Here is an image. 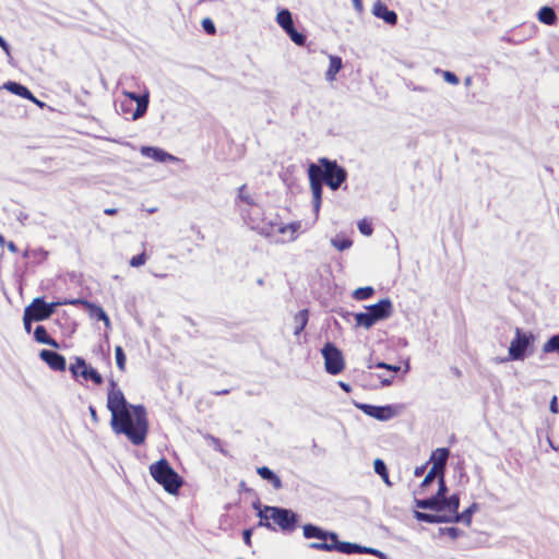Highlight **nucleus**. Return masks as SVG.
<instances>
[{
	"label": "nucleus",
	"instance_id": "nucleus-1",
	"mask_svg": "<svg viewBox=\"0 0 559 559\" xmlns=\"http://www.w3.org/2000/svg\"><path fill=\"white\" fill-rule=\"evenodd\" d=\"M107 408L111 414V429L116 433L124 435L133 445L145 443L150 428L146 409L143 405L129 404L114 379L108 383Z\"/></svg>",
	"mask_w": 559,
	"mask_h": 559
},
{
	"label": "nucleus",
	"instance_id": "nucleus-2",
	"mask_svg": "<svg viewBox=\"0 0 559 559\" xmlns=\"http://www.w3.org/2000/svg\"><path fill=\"white\" fill-rule=\"evenodd\" d=\"M308 178L313 210L318 214L322 203L323 182L332 190H337L346 181L347 171L336 160L320 157L318 164L312 163L309 165Z\"/></svg>",
	"mask_w": 559,
	"mask_h": 559
},
{
	"label": "nucleus",
	"instance_id": "nucleus-3",
	"mask_svg": "<svg viewBox=\"0 0 559 559\" xmlns=\"http://www.w3.org/2000/svg\"><path fill=\"white\" fill-rule=\"evenodd\" d=\"M254 507L259 510V526H264L271 531H276L278 528L288 533L296 530L298 518L292 510L270 506L260 508L254 504Z\"/></svg>",
	"mask_w": 559,
	"mask_h": 559
},
{
	"label": "nucleus",
	"instance_id": "nucleus-4",
	"mask_svg": "<svg viewBox=\"0 0 559 559\" xmlns=\"http://www.w3.org/2000/svg\"><path fill=\"white\" fill-rule=\"evenodd\" d=\"M148 469L152 478L168 493H177L182 486V478L164 457L151 464Z\"/></svg>",
	"mask_w": 559,
	"mask_h": 559
},
{
	"label": "nucleus",
	"instance_id": "nucleus-5",
	"mask_svg": "<svg viewBox=\"0 0 559 559\" xmlns=\"http://www.w3.org/2000/svg\"><path fill=\"white\" fill-rule=\"evenodd\" d=\"M393 312V306L390 299H381L378 304L367 307L366 312H359L354 316L355 322L366 329L371 328L380 320L388 319Z\"/></svg>",
	"mask_w": 559,
	"mask_h": 559
},
{
	"label": "nucleus",
	"instance_id": "nucleus-6",
	"mask_svg": "<svg viewBox=\"0 0 559 559\" xmlns=\"http://www.w3.org/2000/svg\"><path fill=\"white\" fill-rule=\"evenodd\" d=\"M309 548L323 551H340L342 554H376V550L367 547H361L357 544L348 542H340L337 534L331 533L330 542H313L309 544Z\"/></svg>",
	"mask_w": 559,
	"mask_h": 559
},
{
	"label": "nucleus",
	"instance_id": "nucleus-7",
	"mask_svg": "<svg viewBox=\"0 0 559 559\" xmlns=\"http://www.w3.org/2000/svg\"><path fill=\"white\" fill-rule=\"evenodd\" d=\"M514 338L509 346V358L511 360H523L527 354H531L535 336L532 332H524L521 328H515Z\"/></svg>",
	"mask_w": 559,
	"mask_h": 559
},
{
	"label": "nucleus",
	"instance_id": "nucleus-8",
	"mask_svg": "<svg viewBox=\"0 0 559 559\" xmlns=\"http://www.w3.org/2000/svg\"><path fill=\"white\" fill-rule=\"evenodd\" d=\"M324 358V367L328 373L336 376L344 371L345 360L342 352L331 342L321 349Z\"/></svg>",
	"mask_w": 559,
	"mask_h": 559
},
{
	"label": "nucleus",
	"instance_id": "nucleus-9",
	"mask_svg": "<svg viewBox=\"0 0 559 559\" xmlns=\"http://www.w3.org/2000/svg\"><path fill=\"white\" fill-rule=\"evenodd\" d=\"M70 300L47 304L43 298H35L32 304L25 308V311L33 317L34 321H43L48 319L58 306L69 305Z\"/></svg>",
	"mask_w": 559,
	"mask_h": 559
},
{
	"label": "nucleus",
	"instance_id": "nucleus-10",
	"mask_svg": "<svg viewBox=\"0 0 559 559\" xmlns=\"http://www.w3.org/2000/svg\"><path fill=\"white\" fill-rule=\"evenodd\" d=\"M69 370L73 378L82 377L84 381L91 380L96 385H100L104 381L102 374L96 369L90 367L81 357L75 358L74 362L70 365Z\"/></svg>",
	"mask_w": 559,
	"mask_h": 559
},
{
	"label": "nucleus",
	"instance_id": "nucleus-11",
	"mask_svg": "<svg viewBox=\"0 0 559 559\" xmlns=\"http://www.w3.org/2000/svg\"><path fill=\"white\" fill-rule=\"evenodd\" d=\"M276 22L296 45L302 46L306 43V36L297 32L294 26L292 13L287 9L278 11Z\"/></svg>",
	"mask_w": 559,
	"mask_h": 559
},
{
	"label": "nucleus",
	"instance_id": "nucleus-12",
	"mask_svg": "<svg viewBox=\"0 0 559 559\" xmlns=\"http://www.w3.org/2000/svg\"><path fill=\"white\" fill-rule=\"evenodd\" d=\"M39 357L49 366L50 369L55 371L62 372L67 369L66 358L56 352L41 349L39 353Z\"/></svg>",
	"mask_w": 559,
	"mask_h": 559
},
{
	"label": "nucleus",
	"instance_id": "nucleus-13",
	"mask_svg": "<svg viewBox=\"0 0 559 559\" xmlns=\"http://www.w3.org/2000/svg\"><path fill=\"white\" fill-rule=\"evenodd\" d=\"M372 14L376 17L383 20L389 25H395L397 23L396 13L390 10L381 0L374 2L372 7Z\"/></svg>",
	"mask_w": 559,
	"mask_h": 559
},
{
	"label": "nucleus",
	"instance_id": "nucleus-14",
	"mask_svg": "<svg viewBox=\"0 0 559 559\" xmlns=\"http://www.w3.org/2000/svg\"><path fill=\"white\" fill-rule=\"evenodd\" d=\"M449 456L450 451L448 448H438L432 451L428 463H432V469L439 472L440 474H444Z\"/></svg>",
	"mask_w": 559,
	"mask_h": 559
},
{
	"label": "nucleus",
	"instance_id": "nucleus-15",
	"mask_svg": "<svg viewBox=\"0 0 559 559\" xmlns=\"http://www.w3.org/2000/svg\"><path fill=\"white\" fill-rule=\"evenodd\" d=\"M69 305H73V306L83 305V306H85L86 308L90 309L91 316L95 317L97 320L104 321V323L106 325H109V323H110L109 317L107 316L105 310L102 307H99V306H96V305H93V304L88 302L87 300H84V299H71L69 301Z\"/></svg>",
	"mask_w": 559,
	"mask_h": 559
},
{
	"label": "nucleus",
	"instance_id": "nucleus-16",
	"mask_svg": "<svg viewBox=\"0 0 559 559\" xmlns=\"http://www.w3.org/2000/svg\"><path fill=\"white\" fill-rule=\"evenodd\" d=\"M124 95L129 98L130 105L132 102L136 103V108L132 114V119H138L142 117L146 110L148 105V99L146 96H139L135 93L126 92Z\"/></svg>",
	"mask_w": 559,
	"mask_h": 559
},
{
	"label": "nucleus",
	"instance_id": "nucleus-17",
	"mask_svg": "<svg viewBox=\"0 0 559 559\" xmlns=\"http://www.w3.org/2000/svg\"><path fill=\"white\" fill-rule=\"evenodd\" d=\"M304 536L308 539L310 538H317L321 542H330V535L332 532H325L319 526H316L313 524H306L302 527Z\"/></svg>",
	"mask_w": 559,
	"mask_h": 559
},
{
	"label": "nucleus",
	"instance_id": "nucleus-18",
	"mask_svg": "<svg viewBox=\"0 0 559 559\" xmlns=\"http://www.w3.org/2000/svg\"><path fill=\"white\" fill-rule=\"evenodd\" d=\"M415 506L419 509H430V510H435V511L444 510L443 499L436 495L428 499L416 500Z\"/></svg>",
	"mask_w": 559,
	"mask_h": 559
},
{
	"label": "nucleus",
	"instance_id": "nucleus-19",
	"mask_svg": "<svg viewBox=\"0 0 559 559\" xmlns=\"http://www.w3.org/2000/svg\"><path fill=\"white\" fill-rule=\"evenodd\" d=\"M236 204L237 205H247V206H254L257 205L255 202V195L253 192L250 191L247 185H242L238 189L237 198H236Z\"/></svg>",
	"mask_w": 559,
	"mask_h": 559
},
{
	"label": "nucleus",
	"instance_id": "nucleus-20",
	"mask_svg": "<svg viewBox=\"0 0 559 559\" xmlns=\"http://www.w3.org/2000/svg\"><path fill=\"white\" fill-rule=\"evenodd\" d=\"M7 90H9L10 92H12L13 94L17 95V96H21L23 98H26V99H29L34 103H37L39 104V102L35 98V96L33 95V93L24 85L20 84V83H15V82H9L7 85H5Z\"/></svg>",
	"mask_w": 559,
	"mask_h": 559
},
{
	"label": "nucleus",
	"instance_id": "nucleus-21",
	"mask_svg": "<svg viewBox=\"0 0 559 559\" xmlns=\"http://www.w3.org/2000/svg\"><path fill=\"white\" fill-rule=\"evenodd\" d=\"M141 153L142 155L151 157L158 162H166L168 159H173V156L170 154L157 147L143 146L141 148Z\"/></svg>",
	"mask_w": 559,
	"mask_h": 559
},
{
	"label": "nucleus",
	"instance_id": "nucleus-22",
	"mask_svg": "<svg viewBox=\"0 0 559 559\" xmlns=\"http://www.w3.org/2000/svg\"><path fill=\"white\" fill-rule=\"evenodd\" d=\"M257 473L261 476V478L270 481L274 489L278 490L283 487L281 478L272 472L266 466H261L257 468Z\"/></svg>",
	"mask_w": 559,
	"mask_h": 559
},
{
	"label": "nucleus",
	"instance_id": "nucleus-23",
	"mask_svg": "<svg viewBox=\"0 0 559 559\" xmlns=\"http://www.w3.org/2000/svg\"><path fill=\"white\" fill-rule=\"evenodd\" d=\"M478 511V504L472 503L466 510H464L462 513H457L454 515H448V519H451V522H463L466 525H469L472 522V515Z\"/></svg>",
	"mask_w": 559,
	"mask_h": 559
},
{
	"label": "nucleus",
	"instance_id": "nucleus-24",
	"mask_svg": "<svg viewBox=\"0 0 559 559\" xmlns=\"http://www.w3.org/2000/svg\"><path fill=\"white\" fill-rule=\"evenodd\" d=\"M34 337L38 343L49 345L53 348H59L58 342L48 335L44 325L36 326Z\"/></svg>",
	"mask_w": 559,
	"mask_h": 559
},
{
	"label": "nucleus",
	"instance_id": "nucleus-25",
	"mask_svg": "<svg viewBox=\"0 0 559 559\" xmlns=\"http://www.w3.org/2000/svg\"><path fill=\"white\" fill-rule=\"evenodd\" d=\"M309 310L302 309L294 316V334L299 335L308 324Z\"/></svg>",
	"mask_w": 559,
	"mask_h": 559
},
{
	"label": "nucleus",
	"instance_id": "nucleus-26",
	"mask_svg": "<svg viewBox=\"0 0 559 559\" xmlns=\"http://www.w3.org/2000/svg\"><path fill=\"white\" fill-rule=\"evenodd\" d=\"M537 17L539 22L546 24V25H555L557 22V15L552 8L550 7H543L537 13Z\"/></svg>",
	"mask_w": 559,
	"mask_h": 559
},
{
	"label": "nucleus",
	"instance_id": "nucleus-27",
	"mask_svg": "<svg viewBox=\"0 0 559 559\" xmlns=\"http://www.w3.org/2000/svg\"><path fill=\"white\" fill-rule=\"evenodd\" d=\"M415 516L417 520L426 523H451V519H448V515H437L417 511Z\"/></svg>",
	"mask_w": 559,
	"mask_h": 559
},
{
	"label": "nucleus",
	"instance_id": "nucleus-28",
	"mask_svg": "<svg viewBox=\"0 0 559 559\" xmlns=\"http://www.w3.org/2000/svg\"><path fill=\"white\" fill-rule=\"evenodd\" d=\"M365 412L377 418V419H388L391 415V409L390 407H379V406H370V405H367L364 407Z\"/></svg>",
	"mask_w": 559,
	"mask_h": 559
},
{
	"label": "nucleus",
	"instance_id": "nucleus-29",
	"mask_svg": "<svg viewBox=\"0 0 559 559\" xmlns=\"http://www.w3.org/2000/svg\"><path fill=\"white\" fill-rule=\"evenodd\" d=\"M342 59L338 56H330V64L325 73L328 80H334L342 69Z\"/></svg>",
	"mask_w": 559,
	"mask_h": 559
},
{
	"label": "nucleus",
	"instance_id": "nucleus-30",
	"mask_svg": "<svg viewBox=\"0 0 559 559\" xmlns=\"http://www.w3.org/2000/svg\"><path fill=\"white\" fill-rule=\"evenodd\" d=\"M444 510H448L447 515H454L459 513L460 498L457 495H452L449 498H443Z\"/></svg>",
	"mask_w": 559,
	"mask_h": 559
},
{
	"label": "nucleus",
	"instance_id": "nucleus-31",
	"mask_svg": "<svg viewBox=\"0 0 559 559\" xmlns=\"http://www.w3.org/2000/svg\"><path fill=\"white\" fill-rule=\"evenodd\" d=\"M300 223L299 222H294V223H289V224H286V225H283L278 228V233L280 234H286V233H289V239L290 240H295L297 238V233L298 230L300 229Z\"/></svg>",
	"mask_w": 559,
	"mask_h": 559
},
{
	"label": "nucleus",
	"instance_id": "nucleus-32",
	"mask_svg": "<svg viewBox=\"0 0 559 559\" xmlns=\"http://www.w3.org/2000/svg\"><path fill=\"white\" fill-rule=\"evenodd\" d=\"M374 472L381 476V478L383 479V481L391 486V481H390V478H389V473H388V468H386V465L384 464V462L380 459H377L374 461Z\"/></svg>",
	"mask_w": 559,
	"mask_h": 559
},
{
	"label": "nucleus",
	"instance_id": "nucleus-33",
	"mask_svg": "<svg viewBox=\"0 0 559 559\" xmlns=\"http://www.w3.org/2000/svg\"><path fill=\"white\" fill-rule=\"evenodd\" d=\"M544 353H557L559 355V334L550 337L543 345Z\"/></svg>",
	"mask_w": 559,
	"mask_h": 559
},
{
	"label": "nucleus",
	"instance_id": "nucleus-34",
	"mask_svg": "<svg viewBox=\"0 0 559 559\" xmlns=\"http://www.w3.org/2000/svg\"><path fill=\"white\" fill-rule=\"evenodd\" d=\"M374 290L372 287L370 286H366V287H360V288H357L354 294H353V297L356 299V300H365V299H368L370 298L372 295H373Z\"/></svg>",
	"mask_w": 559,
	"mask_h": 559
},
{
	"label": "nucleus",
	"instance_id": "nucleus-35",
	"mask_svg": "<svg viewBox=\"0 0 559 559\" xmlns=\"http://www.w3.org/2000/svg\"><path fill=\"white\" fill-rule=\"evenodd\" d=\"M115 357H116V364L120 371L126 370V355L121 346H116L115 348Z\"/></svg>",
	"mask_w": 559,
	"mask_h": 559
},
{
	"label": "nucleus",
	"instance_id": "nucleus-36",
	"mask_svg": "<svg viewBox=\"0 0 559 559\" xmlns=\"http://www.w3.org/2000/svg\"><path fill=\"white\" fill-rule=\"evenodd\" d=\"M440 473L430 468L425 478L423 479L420 484V491L424 492L425 489L430 485V483L435 479L440 477Z\"/></svg>",
	"mask_w": 559,
	"mask_h": 559
},
{
	"label": "nucleus",
	"instance_id": "nucleus-37",
	"mask_svg": "<svg viewBox=\"0 0 559 559\" xmlns=\"http://www.w3.org/2000/svg\"><path fill=\"white\" fill-rule=\"evenodd\" d=\"M146 260H147L146 253H145V251H143L142 253L132 257L129 263L132 267H139V266L144 265Z\"/></svg>",
	"mask_w": 559,
	"mask_h": 559
},
{
	"label": "nucleus",
	"instance_id": "nucleus-38",
	"mask_svg": "<svg viewBox=\"0 0 559 559\" xmlns=\"http://www.w3.org/2000/svg\"><path fill=\"white\" fill-rule=\"evenodd\" d=\"M438 484H439V488L436 492V496L438 497H441L442 499L445 497V493L448 491V488H447V485H445V479H444V474L440 475L439 479H438Z\"/></svg>",
	"mask_w": 559,
	"mask_h": 559
},
{
	"label": "nucleus",
	"instance_id": "nucleus-39",
	"mask_svg": "<svg viewBox=\"0 0 559 559\" xmlns=\"http://www.w3.org/2000/svg\"><path fill=\"white\" fill-rule=\"evenodd\" d=\"M358 229L362 235L370 236L373 231V228L370 223L362 219L358 223Z\"/></svg>",
	"mask_w": 559,
	"mask_h": 559
},
{
	"label": "nucleus",
	"instance_id": "nucleus-40",
	"mask_svg": "<svg viewBox=\"0 0 559 559\" xmlns=\"http://www.w3.org/2000/svg\"><path fill=\"white\" fill-rule=\"evenodd\" d=\"M332 243L337 250L343 251L345 249H348L353 245V241L349 239H342V240L336 239V240H333Z\"/></svg>",
	"mask_w": 559,
	"mask_h": 559
},
{
	"label": "nucleus",
	"instance_id": "nucleus-41",
	"mask_svg": "<svg viewBox=\"0 0 559 559\" xmlns=\"http://www.w3.org/2000/svg\"><path fill=\"white\" fill-rule=\"evenodd\" d=\"M443 78L448 83L453 84V85H457L460 82L459 78L453 72H450V71H445L443 73Z\"/></svg>",
	"mask_w": 559,
	"mask_h": 559
},
{
	"label": "nucleus",
	"instance_id": "nucleus-42",
	"mask_svg": "<svg viewBox=\"0 0 559 559\" xmlns=\"http://www.w3.org/2000/svg\"><path fill=\"white\" fill-rule=\"evenodd\" d=\"M32 321H34V320H33V317H32L31 314H28V312H27V311H25V310H24L23 322H24L25 330H26L27 332H29V331H31V326H32V325H31V322H32Z\"/></svg>",
	"mask_w": 559,
	"mask_h": 559
},
{
	"label": "nucleus",
	"instance_id": "nucleus-43",
	"mask_svg": "<svg viewBox=\"0 0 559 559\" xmlns=\"http://www.w3.org/2000/svg\"><path fill=\"white\" fill-rule=\"evenodd\" d=\"M377 368H384V369H388V370H391L393 372H397L400 370V366H393V365H389V364H385V362H378L376 365Z\"/></svg>",
	"mask_w": 559,
	"mask_h": 559
},
{
	"label": "nucleus",
	"instance_id": "nucleus-44",
	"mask_svg": "<svg viewBox=\"0 0 559 559\" xmlns=\"http://www.w3.org/2000/svg\"><path fill=\"white\" fill-rule=\"evenodd\" d=\"M549 409H550V412L552 414H558L559 413L558 399H557L556 395H554L551 401H550Z\"/></svg>",
	"mask_w": 559,
	"mask_h": 559
},
{
	"label": "nucleus",
	"instance_id": "nucleus-45",
	"mask_svg": "<svg viewBox=\"0 0 559 559\" xmlns=\"http://www.w3.org/2000/svg\"><path fill=\"white\" fill-rule=\"evenodd\" d=\"M252 528H247L242 533L243 542L247 546H251V535H252Z\"/></svg>",
	"mask_w": 559,
	"mask_h": 559
},
{
	"label": "nucleus",
	"instance_id": "nucleus-46",
	"mask_svg": "<svg viewBox=\"0 0 559 559\" xmlns=\"http://www.w3.org/2000/svg\"><path fill=\"white\" fill-rule=\"evenodd\" d=\"M88 411H90V414H91V418H92V421L94 424H98L99 423V417L97 415V412H96V408L94 406H90L88 407Z\"/></svg>",
	"mask_w": 559,
	"mask_h": 559
},
{
	"label": "nucleus",
	"instance_id": "nucleus-47",
	"mask_svg": "<svg viewBox=\"0 0 559 559\" xmlns=\"http://www.w3.org/2000/svg\"><path fill=\"white\" fill-rule=\"evenodd\" d=\"M427 465H428V462H427V463H425V464H424V465H421V466H417V467L415 468V471H414V475H415L416 477H420L421 475H424V473H425V471H426V468H427Z\"/></svg>",
	"mask_w": 559,
	"mask_h": 559
},
{
	"label": "nucleus",
	"instance_id": "nucleus-48",
	"mask_svg": "<svg viewBox=\"0 0 559 559\" xmlns=\"http://www.w3.org/2000/svg\"><path fill=\"white\" fill-rule=\"evenodd\" d=\"M352 2H353V5H354L355 10H356L357 12L361 13V12H362V10H364V3H362V0H352Z\"/></svg>",
	"mask_w": 559,
	"mask_h": 559
},
{
	"label": "nucleus",
	"instance_id": "nucleus-49",
	"mask_svg": "<svg viewBox=\"0 0 559 559\" xmlns=\"http://www.w3.org/2000/svg\"><path fill=\"white\" fill-rule=\"evenodd\" d=\"M445 531L452 538L457 537L459 530L456 527H448Z\"/></svg>",
	"mask_w": 559,
	"mask_h": 559
},
{
	"label": "nucleus",
	"instance_id": "nucleus-50",
	"mask_svg": "<svg viewBox=\"0 0 559 559\" xmlns=\"http://www.w3.org/2000/svg\"><path fill=\"white\" fill-rule=\"evenodd\" d=\"M202 26L204 28V31L210 34V17H204L202 20Z\"/></svg>",
	"mask_w": 559,
	"mask_h": 559
},
{
	"label": "nucleus",
	"instance_id": "nucleus-51",
	"mask_svg": "<svg viewBox=\"0 0 559 559\" xmlns=\"http://www.w3.org/2000/svg\"><path fill=\"white\" fill-rule=\"evenodd\" d=\"M0 47L7 52L9 53L10 51V46L8 45V43L0 36Z\"/></svg>",
	"mask_w": 559,
	"mask_h": 559
},
{
	"label": "nucleus",
	"instance_id": "nucleus-52",
	"mask_svg": "<svg viewBox=\"0 0 559 559\" xmlns=\"http://www.w3.org/2000/svg\"><path fill=\"white\" fill-rule=\"evenodd\" d=\"M5 245L11 252L16 253L19 251L16 245L13 241H9Z\"/></svg>",
	"mask_w": 559,
	"mask_h": 559
},
{
	"label": "nucleus",
	"instance_id": "nucleus-53",
	"mask_svg": "<svg viewBox=\"0 0 559 559\" xmlns=\"http://www.w3.org/2000/svg\"><path fill=\"white\" fill-rule=\"evenodd\" d=\"M118 212L117 209H114V207H108V209H105L104 210V213L108 216H112V215H116Z\"/></svg>",
	"mask_w": 559,
	"mask_h": 559
},
{
	"label": "nucleus",
	"instance_id": "nucleus-54",
	"mask_svg": "<svg viewBox=\"0 0 559 559\" xmlns=\"http://www.w3.org/2000/svg\"><path fill=\"white\" fill-rule=\"evenodd\" d=\"M7 242H5V239L3 237V235L0 234V245L1 246H4Z\"/></svg>",
	"mask_w": 559,
	"mask_h": 559
},
{
	"label": "nucleus",
	"instance_id": "nucleus-55",
	"mask_svg": "<svg viewBox=\"0 0 559 559\" xmlns=\"http://www.w3.org/2000/svg\"><path fill=\"white\" fill-rule=\"evenodd\" d=\"M382 384L383 385H389V384H391V380H382Z\"/></svg>",
	"mask_w": 559,
	"mask_h": 559
},
{
	"label": "nucleus",
	"instance_id": "nucleus-56",
	"mask_svg": "<svg viewBox=\"0 0 559 559\" xmlns=\"http://www.w3.org/2000/svg\"><path fill=\"white\" fill-rule=\"evenodd\" d=\"M212 442L215 444V445H218L219 441L215 438L212 437Z\"/></svg>",
	"mask_w": 559,
	"mask_h": 559
},
{
	"label": "nucleus",
	"instance_id": "nucleus-57",
	"mask_svg": "<svg viewBox=\"0 0 559 559\" xmlns=\"http://www.w3.org/2000/svg\"><path fill=\"white\" fill-rule=\"evenodd\" d=\"M341 385H342V388H343L345 391H348V385H346V384H344V383H342Z\"/></svg>",
	"mask_w": 559,
	"mask_h": 559
},
{
	"label": "nucleus",
	"instance_id": "nucleus-58",
	"mask_svg": "<svg viewBox=\"0 0 559 559\" xmlns=\"http://www.w3.org/2000/svg\"><path fill=\"white\" fill-rule=\"evenodd\" d=\"M211 29H212V35L215 33V26L212 24L211 26Z\"/></svg>",
	"mask_w": 559,
	"mask_h": 559
},
{
	"label": "nucleus",
	"instance_id": "nucleus-59",
	"mask_svg": "<svg viewBox=\"0 0 559 559\" xmlns=\"http://www.w3.org/2000/svg\"><path fill=\"white\" fill-rule=\"evenodd\" d=\"M126 102H121V108L123 109Z\"/></svg>",
	"mask_w": 559,
	"mask_h": 559
}]
</instances>
